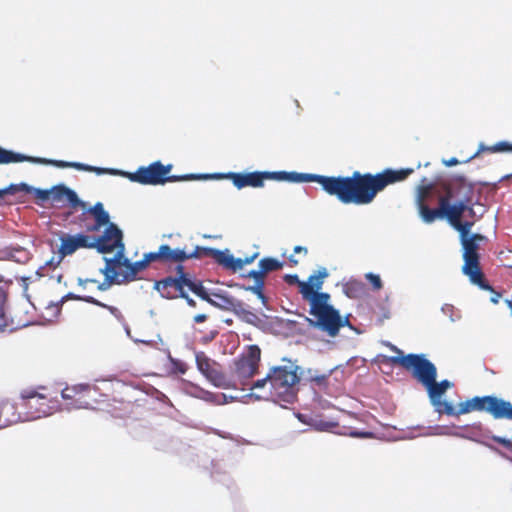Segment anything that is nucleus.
Returning a JSON list of instances; mask_svg holds the SVG:
<instances>
[{
	"label": "nucleus",
	"mask_w": 512,
	"mask_h": 512,
	"mask_svg": "<svg viewBox=\"0 0 512 512\" xmlns=\"http://www.w3.org/2000/svg\"><path fill=\"white\" fill-rule=\"evenodd\" d=\"M434 195V188L431 184L419 188L417 204L420 216L425 223H433L437 219H447L448 222L460 234L462 246V273L467 276L470 282L483 290H492L486 283L485 275L480 264V253L482 243L488 242V238L482 234H470L474 225L472 221H462L465 212H473L472 207L463 205H448L447 199H443L437 208H429L427 201Z\"/></svg>",
	"instance_id": "f257e3e1"
},
{
	"label": "nucleus",
	"mask_w": 512,
	"mask_h": 512,
	"mask_svg": "<svg viewBox=\"0 0 512 512\" xmlns=\"http://www.w3.org/2000/svg\"><path fill=\"white\" fill-rule=\"evenodd\" d=\"M413 172L412 168H388L376 174L355 171L351 176L322 175L321 187L343 204L367 205L387 186L406 180Z\"/></svg>",
	"instance_id": "f03ea898"
},
{
	"label": "nucleus",
	"mask_w": 512,
	"mask_h": 512,
	"mask_svg": "<svg viewBox=\"0 0 512 512\" xmlns=\"http://www.w3.org/2000/svg\"><path fill=\"white\" fill-rule=\"evenodd\" d=\"M282 361L286 364L272 367L265 378L253 383L251 389H260L269 384L270 396L274 400L292 404L297 398L301 369L290 359L284 358Z\"/></svg>",
	"instance_id": "7ed1b4c3"
},
{
	"label": "nucleus",
	"mask_w": 512,
	"mask_h": 512,
	"mask_svg": "<svg viewBox=\"0 0 512 512\" xmlns=\"http://www.w3.org/2000/svg\"><path fill=\"white\" fill-rule=\"evenodd\" d=\"M306 301L310 306L309 314L313 316L312 319L306 318L310 326L335 337L342 327L350 325L349 320L343 319L339 311L329 304L330 295L328 293H321Z\"/></svg>",
	"instance_id": "20e7f679"
},
{
	"label": "nucleus",
	"mask_w": 512,
	"mask_h": 512,
	"mask_svg": "<svg viewBox=\"0 0 512 512\" xmlns=\"http://www.w3.org/2000/svg\"><path fill=\"white\" fill-rule=\"evenodd\" d=\"M474 411L487 412L494 419L512 420V404L493 395L475 396L467 399L459 403L457 408L454 407V413L450 416L459 417Z\"/></svg>",
	"instance_id": "39448f33"
},
{
	"label": "nucleus",
	"mask_w": 512,
	"mask_h": 512,
	"mask_svg": "<svg viewBox=\"0 0 512 512\" xmlns=\"http://www.w3.org/2000/svg\"><path fill=\"white\" fill-rule=\"evenodd\" d=\"M172 165H163L160 161L151 163L148 166H141L135 172L128 173L132 182L142 185H163L167 182H179L197 179H206L208 175L186 174L182 176L169 175Z\"/></svg>",
	"instance_id": "423d86ee"
},
{
	"label": "nucleus",
	"mask_w": 512,
	"mask_h": 512,
	"mask_svg": "<svg viewBox=\"0 0 512 512\" xmlns=\"http://www.w3.org/2000/svg\"><path fill=\"white\" fill-rule=\"evenodd\" d=\"M392 351L398 356H391L387 360L392 365H399L409 371L424 387L434 378L437 377L436 366L428 360L424 354H408L403 352L394 345H390Z\"/></svg>",
	"instance_id": "0eeeda50"
},
{
	"label": "nucleus",
	"mask_w": 512,
	"mask_h": 512,
	"mask_svg": "<svg viewBox=\"0 0 512 512\" xmlns=\"http://www.w3.org/2000/svg\"><path fill=\"white\" fill-rule=\"evenodd\" d=\"M119 254H121V256L117 259L118 261H115L114 268L115 270L124 268L123 271H119L123 283L134 281L137 274L144 270L151 262L158 261L163 264H169L167 244L161 245L156 252L146 253L142 260L134 263H131L129 259L125 258L124 251L121 250H118L114 257H117Z\"/></svg>",
	"instance_id": "6e6552de"
},
{
	"label": "nucleus",
	"mask_w": 512,
	"mask_h": 512,
	"mask_svg": "<svg viewBox=\"0 0 512 512\" xmlns=\"http://www.w3.org/2000/svg\"><path fill=\"white\" fill-rule=\"evenodd\" d=\"M261 360V350L257 345H250L246 353L234 361L232 379L242 390H251L252 378L258 373Z\"/></svg>",
	"instance_id": "1a4fd4ad"
},
{
	"label": "nucleus",
	"mask_w": 512,
	"mask_h": 512,
	"mask_svg": "<svg viewBox=\"0 0 512 512\" xmlns=\"http://www.w3.org/2000/svg\"><path fill=\"white\" fill-rule=\"evenodd\" d=\"M176 276H168L161 280L155 281L154 289L166 299H177L184 296V289L187 288L192 293H195L197 287V280L190 273L186 272L183 265L178 264L176 267Z\"/></svg>",
	"instance_id": "9d476101"
},
{
	"label": "nucleus",
	"mask_w": 512,
	"mask_h": 512,
	"mask_svg": "<svg viewBox=\"0 0 512 512\" xmlns=\"http://www.w3.org/2000/svg\"><path fill=\"white\" fill-rule=\"evenodd\" d=\"M195 288V295L201 298L202 300L206 301L210 305L224 311H231L234 312L237 315L243 316L247 318L248 316L255 315L250 312L248 309H246L245 304L235 299L234 297L223 295L219 293H213V297H211L206 288L203 286L202 281H198L197 287Z\"/></svg>",
	"instance_id": "9b49d317"
},
{
	"label": "nucleus",
	"mask_w": 512,
	"mask_h": 512,
	"mask_svg": "<svg viewBox=\"0 0 512 512\" xmlns=\"http://www.w3.org/2000/svg\"><path fill=\"white\" fill-rule=\"evenodd\" d=\"M474 195V185L463 176L453 178L446 187L444 194H439L438 204L447 199L448 205H463L471 207Z\"/></svg>",
	"instance_id": "f8f14e48"
},
{
	"label": "nucleus",
	"mask_w": 512,
	"mask_h": 512,
	"mask_svg": "<svg viewBox=\"0 0 512 512\" xmlns=\"http://www.w3.org/2000/svg\"><path fill=\"white\" fill-rule=\"evenodd\" d=\"M23 406L27 409L26 418L35 420L51 415L56 409V402L48 399L44 394L35 391H23L21 393Z\"/></svg>",
	"instance_id": "ddd939ff"
},
{
	"label": "nucleus",
	"mask_w": 512,
	"mask_h": 512,
	"mask_svg": "<svg viewBox=\"0 0 512 512\" xmlns=\"http://www.w3.org/2000/svg\"><path fill=\"white\" fill-rule=\"evenodd\" d=\"M453 386V383L447 379L437 382V377H434L426 386L430 403L434 407L435 411L439 414H445L450 416L454 413V406L447 402L442 401L441 398L445 392Z\"/></svg>",
	"instance_id": "4468645a"
},
{
	"label": "nucleus",
	"mask_w": 512,
	"mask_h": 512,
	"mask_svg": "<svg viewBox=\"0 0 512 512\" xmlns=\"http://www.w3.org/2000/svg\"><path fill=\"white\" fill-rule=\"evenodd\" d=\"M122 239V231L114 223H110L101 236L92 237V248L97 249L100 253L124 251Z\"/></svg>",
	"instance_id": "2eb2a0df"
},
{
	"label": "nucleus",
	"mask_w": 512,
	"mask_h": 512,
	"mask_svg": "<svg viewBox=\"0 0 512 512\" xmlns=\"http://www.w3.org/2000/svg\"><path fill=\"white\" fill-rule=\"evenodd\" d=\"M169 264H181L184 261L192 258H204L211 257L216 263L219 264L223 251L210 247L196 246L192 252H187L185 249L176 248L173 249L167 245Z\"/></svg>",
	"instance_id": "dca6fc26"
},
{
	"label": "nucleus",
	"mask_w": 512,
	"mask_h": 512,
	"mask_svg": "<svg viewBox=\"0 0 512 512\" xmlns=\"http://www.w3.org/2000/svg\"><path fill=\"white\" fill-rule=\"evenodd\" d=\"M60 242L61 244L59 247V262L65 256L72 255L80 248L92 249V236H88L81 233L76 235L63 234L60 236Z\"/></svg>",
	"instance_id": "f3484780"
},
{
	"label": "nucleus",
	"mask_w": 512,
	"mask_h": 512,
	"mask_svg": "<svg viewBox=\"0 0 512 512\" xmlns=\"http://www.w3.org/2000/svg\"><path fill=\"white\" fill-rule=\"evenodd\" d=\"M224 177L231 180L237 189H242L248 186L258 188L262 187L264 185V181L267 180V171H255L248 173L229 172L224 175Z\"/></svg>",
	"instance_id": "a211bd4d"
},
{
	"label": "nucleus",
	"mask_w": 512,
	"mask_h": 512,
	"mask_svg": "<svg viewBox=\"0 0 512 512\" xmlns=\"http://www.w3.org/2000/svg\"><path fill=\"white\" fill-rule=\"evenodd\" d=\"M91 387L88 384H79L66 387L62 390L61 395L64 400H71L70 408L81 409L88 408L90 405L87 395L90 393Z\"/></svg>",
	"instance_id": "6ab92c4d"
},
{
	"label": "nucleus",
	"mask_w": 512,
	"mask_h": 512,
	"mask_svg": "<svg viewBox=\"0 0 512 512\" xmlns=\"http://www.w3.org/2000/svg\"><path fill=\"white\" fill-rule=\"evenodd\" d=\"M51 203L58 206L68 204L72 208L85 206V203L78 198L76 192L63 184L54 186L51 189Z\"/></svg>",
	"instance_id": "aec40b11"
},
{
	"label": "nucleus",
	"mask_w": 512,
	"mask_h": 512,
	"mask_svg": "<svg viewBox=\"0 0 512 512\" xmlns=\"http://www.w3.org/2000/svg\"><path fill=\"white\" fill-rule=\"evenodd\" d=\"M196 364L198 370L215 386H224V375L214 367V365L211 363V360L206 356L204 352H198L196 354Z\"/></svg>",
	"instance_id": "412c9836"
},
{
	"label": "nucleus",
	"mask_w": 512,
	"mask_h": 512,
	"mask_svg": "<svg viewBox=\"0 0 512 512\" xmlns=\"http://www.w3.org/2000/svg\"><path fill=\"white\" fill-rule=\"evenodd\" d=\"M329 275L326 268H320L315 274L309 276L305 283H301V295L304 300L312 299L321 294L324 279Z\"/></svg>",
	"instance_id": "4be33fe9"
},
{
	"label": "nucleus",
	"mask_w": 512,
	"mask_h": 512,
	"mask_svg": "<svg viewBox=\"0 0 512 512\" xmlns=\"http://www.w3.org/2000/svg\"><path fill=\"white\" fill-rule=\"evenodd\" d=\"M322 175L297 172H267V180L287 181L292 183L316 182L321 185Z\"/></svg>",
	"instance_id": "5701e85b"
},
{
	"label": "nucleus",
	"mask_w": 512,
	"mask_h": 512,
	"mask_svg": "<svg viewBox=\"0 0 512 512\" xmlns=\"http://www.w3.org/2000/svg\"><path fill=\"white\" fill-rule=\"evenodd\" d=\"M120 256L121 254H119L117 257L104 258L105 267L101 269V273L105 276V279L102 283L98 284L99 290L105 291L115 283H123L120 279V272L114 268V263L115 261H118L117 259H119Z\"/></svg>",
	"instance_id": "b1692460"
},
{
	"label": "nucleus",
	"mask_w": 512,
	"mask_h": 512,
	"mask_svg": "<svg viewBox=\"0 0 512 512\" xmlns=\"http://www.w3.org/2000/svg\"><path fill=\"white\" fill-rule=\"evenodd\" d=\"M88 212L92 214L95 218V224L88 227V231H98L100 227L110 224L109 214L107 211H105L104 206L101 202H97L93 207H91L88 210Z\"/></svg>",
	"instance_id": "393cba45"
},
{
	"label": "nucleus",
	"mask_w": 512,
	"mask_h": 512,
	"mask_svg": "<svg viewBox=\"0 0 512 512\" xmlns=\"http://www.w3.org/2000/svg\"><path fill=\"white\" fill-rule=\"evenodd\" d=\"M19 418L13 403L9 401L0 402V429L17 422Z\"/></svg>",
	"instance_id": "a878e982"
},
{
	"label": "nucleus",
	"mask_w": 512,
	"mask_h": 512,
	"mask_svg": "<svg viewBox=\"0 0 512 512\" xmlns=\"http://www.w3.org/2000/svg\"><path fill=\"white\" fill-rule=\"evenodd\" d=\"M219 265L233 272H237L244 267L242 258H235L228 251H223Z\"/></svg>",
	"instance_id": "bb28decb"
},
{
	"label": "nucleus",
	"mask_w": 512,
	"mask_h": 512,
	"mask_svg": "<svg viewBox=\"0 0 512 512\" xmlns=\"http://www.w3.org/2000/svg\"><path fill=\"white\" fill-rule=\"evenodd\" d=\"M482 151H488L491 153L512 152V144H510L506 141H501V142L496 143L493 146L485 147V146L481 145L479 150L475 154H473L471 157H469L465 162H468V161L476 158Z\"/></svg>",
	"instance_id": "cd10ccee"
},
{
	"label": "nucleus",
	"mask_w": 512,
	"mask_h": 512,
	"mask_svg": "<svg viewBox=\"0 0 512 512\" xmlns=\"http://www.w3.org/2000/svg\"><path fill=\"white\" fill-rule=\"evenodd\" d=\"M259 268L263 271L264 275L266 276L267 273L277 271L283 268V262H280L279 260L272 258V257H266L260 260L259 262Z\"/></svg>",
	"instance_id": "c85d7f7f"
},
{
	"label": "nucleus",
	"mask_w": 512,
	"mask_h": 512,
	"mask_svg": "<svg viewBox=\"0 0 512 512\" xmlns=\"http://www.w3.org/2000/svg\"><path fill=\"white\" fill-rule=\"evenodd\" d=\"M364 287L361 282L358 281H349L344 284L343 291L344 293L352 299L359 298L363 293Z\"/></svg>",
	"instance_id": "c756f323"
},
{
	"label": "nucleus",
	"mask_w": 512,
	"mask_h": 512,
	"mask_svg": "<svg viewBox=\"0 0 512 512\" xmlns=\"http://www.w3.org/2000/svg\"><path fill=\"white\" fill-rule=\"evenodd\" d=\"M27 159L28 158L24 155L14 153L0 147V164L17 163Z\"/></svg>",
	"instance_id": "7c9ffc66"
},
{
	"label": "nucleus",
	"mask_w": 512,
	"mask_h": 512,
	"mask_svg": "<svg viewBox=\"0 0 512 512\" xmlns=\"http://www.w3.org/2000/svg\"><path fill=\"white\" fill-rule=\"evenodd\" d=\"M30 186L27 184H19V185H11L10 187L6 189H0V198H2L5 194H16L18 192H30Z\"/></svg>",
	"instance_id": "2f4dec72"
},
{
	"label": "nucleus",
	"mask_w": 512,
	"mask_h": 512,
	"mask_svg": "<svg viewBox=\"0 0 512 512\" xmlns=\"http://www.w3.org/2000/svg\"><path fill=\"white\" fill-rule=\"evenodd\" d=\"M264 285H265V283L255 284L253 286L245 287V289L248 290V291H251L252 293L257 295V297L265 304L266 301H267V298H266V296H265V294L263 292Z\"/></svg>",
	"instance_id": "473e14b6"
},
{
	"label": "nucleus",
	"mask_w": 512,
	"mask_h": 512,
	"mask_svg": "<svg viewBox=\"0 0 512 512\" xmlns=\"http://www.w3.org/2000/svg\"><path fill=\"white\" fill-rule=\"evenodd\" d=\"M4 302L5 295L4 292L0 289V331H3L7 326L5 313H4Z\"/></svg>",
	"instance_id": "72a5a7b5"
},
{
	"label": "nucleus",
	"mask_w": 512,
	"mask_h": 512,
	"mask_svg": "<svg viewBox=\"0 0 512 512\" xmlns=\"http://www.w3.org/2000/svg\"><path fill=\"white\" fill-rule=\"evenodd\" d=\"M330 374L331 371L328 374H311L309 380L318 386H324L327 384Z\"/></svg>",
	"instance_id": "f704fd0d"
},
{
	"label": "nucleus",
	"mask_w": 512,
	"mask_h": 512,
	"mask_svg": "<svg viewBox=\"0 0 512 512\" xmlns=\"http://www.w3.org/2000/svg\"><path fill=\"white\" fill-rule=\"evenodd\" d=\"M29 193H34L35 197L41 201H51V190L34 189L30 187Z\"/></svg>",
	"instance_id": "c9c22d12"
},
{
	"label": "nucleus",
	"mask_w": 512,
	"mask_h": 512,
	"mask_svg": "<svg viewBox=\"0 0 512 512\" xmlns=\"http://www.w3.org/2000/svg\"><path fill=\"white\" fill-rule=\"evenodd\" d=\"M365 277L371 283L375 290H380L382 288V281L378 275L373 273H367Z\"/></svg>",
	"instance_id": "e433bc0d"
},
{
	"label": "nucleus",
	"mask_w": 512,
	"mask_h": 512,
	"mask_svg": "<svg viewBox=\"0 0 512 512\" xmlns=\"http://www.w3.org/2000/svg\"><path fill=\"white\" fill-rule=\"evenodd\" d=\"M247 277L253 278L255 280V284L265 283L264 282L265 275H264L263 271L261 270V268L259 270H251L247 274Z\"/></svg>",
	"instance_id": "4c0bfd02"
},
{
	"label": "nucleus",
	"mask_w": 512,
	"mask_h": 512,
	"mask_svg": "<svg viewBox=\"0 0 512 512\" xmlns=\"http://www.w3.org/2000/svg\"><path fill=\"white\" fill-rule=\"evenodd\" d=\"M284 281L289 285H297L301 294V283H305V281H300L298 275L287 274L284 276Z\"/></svg>",
	"instance_id": "58836bf2"
},
{
	"label": "nucleus",
	"mask_w": 512,
	"mask_h": 512,
	"mask_svg": "<svg viewBox=\"0 0 512 512\" xmlns=\"http://www.w3.org/2000/svg\"><path fill=\"white\" fill-rule=\"evenodd\" d=\"M70 167H73V168H75L77 170H81V171H96L98 174L102 172V170L100 168H95V167H92V166H89V165H86L83 163H78V162H71Z\"/></svg>",
	"instance_id": "ea45409f"
},
{
	"label": "nucleus",
	"mask_w": 512,
	"mask_h": 512,
	"mask_svg": "<svg viewBox=\"0 0 512 512\" xmlns=\"http://www.w3.org/2000/svg\"><path fill=\"white\" fill-rule=\"evenodd\" d=\"M492 440L497 442L498 444H501L502 446H504L505 448L512 452V442L509 439L500 436H493Z\"/></svg>",
	"instance_id": "a19ab883"
},
{
	"label": "nucleus",
	"mask_w": 512,
	"mask_h": 512,
	"mask_svg": "<svg viewBox=\"0 0 512 512\" xmlns=\"http://www.w3.org/2000/svg\"><path fill=\"white\" fill-rule=\"evenodd\" d=\"M351 437L356 438H373L374 433L369 431H351L349 434Z\"/></svg>",
	"instance_id": "79ce46f5"
},
{
	"label": "nucleus",
	"mask_w": 512,
	"mask_h": 512,
	"mask_svg": "<svg viewBox=\"0 0 512 512\" xmlns=\"http://www.w3.org/2000/svg\"><path fill=\"white\" fill-rule=\"evenodd\" d=\"M81 299L84 300L87 303H91V304L100 306L102 308H105V306H108L107 304H104V303L100 302L99 300L95 299L92 296H86V297H83Z\"/></svg>",
	"instance_id": "37998d69"
},
{
	"label": "nucleus",
	"mask_w": 512,
	"mask_h": 512,
	"mask_svg": "<svg viewBox=\"0 0 512 512\" xmlns=\"http://www.w3.org/2000/svg\"><path fill=\"white\" fill-rule=\"evenodd\" d=\"M81 299L84 300L87 303H91V304L100 306L102 308H105V306H108L107 304H104V303L100 302L99 300L95 299L92 296H86V297H83Z\"/></svg>",
	"instance_id": "c03bdc74"
},
{
	"label": "nucleus",
	"mask_w": 512,
	"mask_h": 512,
	"mask_svg": "<svg viewBox=\"0 0 512 512\" xmlns=\"http://www.w3.org/2000/svg\"><path fill=\"white\" fill-rule=\"evenodd\" d=\"M187 291H189V290L187 288H185L184 289V296H180L179 298L185 299L189 306L195 307L196 306V302L191 297H189Z\"/></svg>",
	"instance_id": "a18cd8bd"
},
{
	"label": "nucleus",
	"mask_w": 512,
	"mask_h": 512,
	"mask_svg": "<svg viewBox=\"0 0 512 512\" xmlns=\"http://www.w3.org/2000/svg\"><path fill=\"white\" fill-rule=\"evenodd\" d=\"M259 253H254L253 255L251 256H247L245 258H242V262L245 265H248V264H251L257 257H258Z\"/></svg>",
	"instance_id": "49530a36"
},
{
	"label": "nucleus",
	"mask_w": 512,
	"mask_h": 512,
	"mask_svg": "<svg viewBox=\"0 0 512 512\" xmlns=\"http://www.w3.org/2000/svg\"><path fill=\"white\" fill-rule=\"evenodd\" d=\"M459 163L460 161L455 157H452L449 160H443V164L447 167L455 166L458 165Z\"/></svg>",
	"instance_id": "de8ad7c7"
},
{
	"label": "nucleus",
	"mask_w": 512,
	"mask_h": 512,
	"mask_svg": "<svg viewBox=\"0 0 512 512\" xmlns=\"http://www.w3.org/2000/svg\"><path fill=\"white\" fill-rule=\"evenodd\" d=\"M105 309H107L111 314H113L116 317L121 316V312L117 307L108 305V306H105Z\"/></svg>",
	"instance_id": "09e8293b"
},
{
	"label": "nucleus",
	"mask_w": 512,
	"mask_h": 512,
	"mask_svg": "<svg viewBox=\"0 0 512 512\" xmlns=\"http://www.w3.org/2000/svg\"><path fill=\"white\" fill-rule=\"evenodd\" d=\"M486 283H487L491 288H493V287H492V286H491L487 281H486ZM489 291L494 293V295H493V296H492V298H491V301H492L493 303L497 304V303H498V301H499V298L501 297V294H500V293L495 292V291H494V289L489 290Z\"/></svg>",
	"instance_id": "8fccbe9b"
},
{
	"label": "nucleus",
	"mask_w": 512,
	"mask_h": 512,
	"mask_svg": "<svg viewBox=\"0 0 512 512\" xmlns=\"http://www.w3.org/2000/svg\"><path fill=\"white\" fill-rule=\"evenodd\" d=\"M53 164L59 168H66V167H70L71 162H65V161L59 160V161H54Z\"/></svg>",
	"instance_id": "3c124183"
},
{
	"label": "nucleus",
	"mask_w": 512,
	"mask_h": 512,
	"mask_svg": "<svg viewBox=\"0 0 512 512\" xmlns=\"http://www.w3.org/2000/svg\"><path fill=\"white\" fill-rule=\"evenodd\" d=\"M294 253H302L303 255H307L308 249L303 246H295L294 247Z\"/></svg>",
	"instance_id": "603ef678"
},
{
	"label": "nucleus",
	"mask_w": 512,
	"mask_h": 512,
	"mask_svg": "<svg viewBox=\"0 0 512 512\" xmlns=\"http://www.w3.org/2000/svg\"><path fill=\"white\" fill-rule=\"evenodd\" d=\"M206 320H207L206 314H198L194 317V321L196 323H202V322H205Z\"/></svg>",
	"instance_id": "864d4df0"
},
{
	"label": "nucleus",
	"mask_w": 512,
	"mask_h": 512,
	"mask_svg": "<svg viewBox=\"0 0 512 512\" xmlns=\"http://www.w3.org/2000/svg\"><path fill=\"white\" fill-rule=\"evenodd\" d=\"M289 263H290V266L294 267L299 264V261L293 255H291L289 257Z\"/></svg>",
	"instance_id": "5fc2aeb1"
},
{
	"label": "nucleus",
	"mask_w": 512,
	"mask_h": 512,
	"mask_svg": "<svg viewBox=\"0 0 512 512\" xmlns=\"http://www.w3.org/2000/svg\"><path fill=\"white\" fill-rule=\"evenodd\" d=\"M506 180H512V173L506 174L500 178V182L506 181Z\"/></svg>",
	"instance_id": "6e6d98bb"
},
{
	"label": "nucleus",
	"mask_w": 512,
	"mask_h": 512,
	"mask_svg": "<svg viewBox=\"0 0 512 512\" xmlns=\"http://www.w3.org/2000/svg\"><path fill=\"white\" fill-rule=\"evenodd\" d=\"M494 449L499 455H501L503 458L510 459L505 453L501 452L499 449L491 447Z\"/></svg>",
	"instance_id": "4d7b16f0"
},
{
	"label": "nucleus",
	"mask_w": 512,
	"mask_h": 512,
	"mask_svg": "<svg viewBox=\"0 0 512 512\" xmlns=\"http://www.w3.org/2000/svg\"><path fill=\"white\" fill-rule=\"evenodd\" d=\"M472 429H475V430L481 431V430H482V425H481V423L474 424V425L472 426Z\"/></svg>",
	"instance_id": "13d9d810"
},
{
	"label": "nucleus",
	"mask_w": 512,
	"mask_h": 512,
	"mask_svg": "<svg viewBox=\"0 0 512 512\" xmlns=\"http://www.w3.org/2000/svg\"><path fill=\"white\" fill-rule=\"evenodd\" d=\"M86 282H92V283H97L96 280H93V279H87Z\"/></svg>",
	"instance_id": "bf43d9fd"
},
{
	"label": "nucleus",
	"mask_w": 512,
	"mask_h": 512,
	"mask_svg": "<svg viewBox=\"0 0 512 512\" xmlns=\"http://www.w3.org/2000/svg\"><path fill=\"white\" fill-rule=\"evenodd\" d=\"M179 370L181 373H185L186 369L185 368H182V367H179Z\"/></svg>",
	"instance_id": "052dcab7"
}]
</instances>
